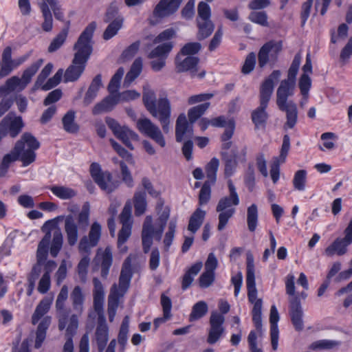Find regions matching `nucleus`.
Masks as SVG:
<instances>
[{"instance_id":"de8ad7c7","label":"nucleus","mask_w":352,"mask_h":352,"mask_svg":"<svg viewBox=\"0 0 352 352\" xmlns=\"http://www.w3.org/2000/svg\"><path fill=\"white\" fill-rule=\"evenodd\" d=\"M50 189L54 195L61 199H69L76 195L72 188L63 186H53Z\"/></svg>"},{"instance_id":"bb28decb","label":"nucleus","mask_w":352,"mask_h":352,"mask_svg":"<svg viewBox=\"0 0 352 352\" xmlns=\"http://www.w3.org/2000/svg\"><path fill=\"white\" fill-rule=\"evenodd\" d=\"M221 155L225 164V175L229 177L234 174L238 166V151L236 148H232L230 151H221Z\"/></svg>"},{"instance_id":"6e6552de","label":"nucleus","mask_w":352,"mask_h":352,"mask_svg":"<svg viewBox=\"0 0 352 352\" xmlns=\"http://www.w3.org/2000/svg\"><path fill=\"white\" fill-rule=\"evenodd\" d=\"M49 227V230L46 232L45 236L41 239V241L38 243V248L36 251V263L37 265H41L43 266V264L46 261L48 250H49V245L52 238L51 230L54 228V230L52 234V241L50 245V254L53 257H56L58 252L62 248L63 243V234L59 228H56L55 223L53 221H47L45 225L43 226L42 230L45 231V228Z\"/></svg>"},{"instance_id":"69168bd1","label":"nucleus","mask_w":352,"mask_h":352,"mask_svg":"<svg viewBox=\"0 0 352 352\" xmlns=\"http://www.w3.org/2000/svg\"><path fill=\"white\" fill-rule=\"evenodd\" d=\"M311 85V80L309 75L307 74H302L300 78L298 86L300 92L304 97H307Z\"/></svg>"},{"instance_id":"09e8293b","label":"nucleus","mask_w":352,"mask_h":352,"mask_svg":"<svg viewBox=\"0 0 352 352\" xmlns=\"http://www.w3.org/2000/svg\"><path fill=\"white\" fill-rule=\"evenodd\" d=\"M340 345V342L331 340H320L312 342L309 346L310 350L331 349Z\"/></svg>"},{"instance_id":"c9c22d12","label":"nucleus","mask_w":352,"mask_h":352,"mask_svg":"<svg viewBox=\"0 0 352 352\" xmlns=\"http://www.w3.org/2000/svg\"><path fill=\"white\" fill-rule=\"evenodd\" d=\"M206 216V212L200 208H197L191 215L188 230L192 234H195L202 225Z\"/></svg>"},{"instance_id":"4d7b16f0","label":"nucleus","mask_w":352,"mask_h":352,"mask_svg":"<svg viewBox=\"0 0 352 352\" xmlns=\"http://www.w3.org/2000/svg\"><path fill=\"white\" fill-rule=\"evenodd\" d=\"M177 227V222L175 220H171L168 224V232L165 234L164 239V244L166 251H168L170 246L173 241L175 233Z\"/></svg>"},{"instance_id":"412c9836","label":"nucleus","mask_w":352,"mask_h":352,"mask_svg":"<svg viewBox=\"0 0 352 352\" xmlns=\"http://www.w3.org/2000/svg\"><path fill=\"white\" fill-rule=\"evenodd\" d=\"M182 1L183 0H160L153 11V15L160 19L168 17L178 10Z\"/></svg>"},{"instance_id":"6e6d98bb","label":"nucleus","mask_w":352,"mask_h":352,"mask_svg":"<svg viewBox=\"0 0 352 352\" xmlns=\"http://www.w3.org/2000/svg\"><path fill=\"white\" fill-rule=\"evenodd\" d=\"M248 19L252 23H257L264 27L269 25L267 15L265 11L252 12L248 16Z\"/></svg>"},{"instance_id":"aec40b11","label":"nucleus","mask_w":352,"mask_h":352,"mask_svg":"<svg viewBox=\"0 0 352 352\" xmlns=\"http://www.w3.org/2000/svg\"><path fill=\"white\" fill-rule=\"evenodd\" d=\"M225 321V318L222 314L217 312H212L210 318V328L208 331V336L207 342L213 344L216 343L221 338L224 332L223 324Z\"/></svg>"},{"instance_id":"39448f33","label":"nucleus","mask_w":352,"mask_h":352,"mask_svg":"<svg viewBox=\"0 0 352 352\" xmlns=\"http://www.w3.org/2000/svg\"><path fill=\"white\" fill-rule=\"evenodd\" d=\"M132 256L129 255L124 260L120 275L119 277L118 286L113 284L111 288L110 294L108 298V315L110 322H112L116 314V311L119 305V300L127 292L130 286V283L133 276Z\"/></svg>"},{"instance_id":"6ab92c4d","label":"nucleus","mask_w":352,"mask_h":352,"mask_svg":"<svg viewBox=\"0 0 352 352\" xmlns=\"http://www.w3.org/2000/svg\"><path fill=\"white\" fill-rule=\"evenodd\" d=\"M281 76L280 70H274L261 83L259 91L260 103L268 104L273 94L275 82Z\"/></svg>"},{"instance_id":"864d4df0","label":"nucleus","mask_w":352,"mask_h":352,"mask_svg":"<svg viewBox=\"0 0 352 352\" xmlns=\"http://www.w3.org/2000/svg\"><path fill=\"white\" fill-rule=\"evenodd\" d=\"M301 63V55L297 53L290 65L288 70L287 78L286 80L296 82V77L298 72V69Z\"/></svg>"},{"instance_id":"4c0bfd02","label":"nucleus","mask_w":352,"mask_h":352,"mask_svg":"<svg viewBox=\"0 0 352 352\" xmlns=\"http://www.w3.org/2000/svg\"><path fill=\"white\" fill-rule=\"evenodd\" d=\"M173 47V43L171 41L163 43L157 45L148 54L149 58H163L166 59L168 54L170 52Z\"/></svg>"},{"instance_id":"2eb2a0df","label":"nucleus","mask_w":352,"mask_h":352,"mask_svg":"<svg viewBox=\"0 0 352 352\" xmlns=\"http://www.w3.org/2000/svg\"><path fill=\"white\" fill-rule=\"evenodd\" d=\"M113 252L111 246H107L104 249L98 248L93 259V270H100V276L103 279H107L110 268L113 264Z\"/></svg>"},{"instance_id":"c756f323","label":"nucleus","mask_w":352,"mask_h":352,"mask_svg":"<svg viewBox=\"0 0 352 352\" xmlns=\"http://www.w3.org/2000/svg\"><path fill=\"white\" fill-rule=\"evenodd\" d=\"M94 182L101 190L108 194L113 192L119 185L118 182L113 180L112 175L109 171H104V175H101Z\"/></svg>"},{"instance_id":"a878e982","label":"nucleus","mask_w":352,"mask_h":352,"mask_svg":"<svg viewBox=\"0 0 352 352\" xmlns=\"http://www.w3.org/2000/svg\"><path fill=\"white\" fill-rule=\"evenodd\" d=\"M154 234V228L153 226V218L151 216H146L142 231V241L143 251L145 254L150 251L153 244V236Z\"/></svg>"},{"instance_id":"e2e57ef3","label":"nucleus","mask_w":352,"mask_h":352,"mask_svg":"<svg viewBox=\"0 0 352 352\" xmlns=\"http://www.w3.org/2000/svg\"><path fill=\"white\" fill-rule=\"evenodd\" d=\"M201 49V45L198 42L188 43L182 49L179 54L185 56H192L197 54Z\"/></svg>"},{"instance_id":"f704fd0d","label":"nucleus","mask_w":352,"mask_h":352,"mask_svg":"<svg viewBox=\"0 0 352 352\" xmlns=\"http://www.w3.org/2000/svg\"><path fill=\"white\" fill-rule=\"evenodd\" d=\"M52 318L50 316L44 317L38 324L36 332V340L34 347L39 349L46 338V331L51 324Z\"/></svg>"},{"instance_id":"79ce46f5","label":"nucleus","mask_w":352,"mask_h":352,"mask_svg":"<svg viewBox=\"0 0 352 352\" xmlns=\"http://www.w3.org/2000/svg\"><path fill=\"white\" fill-rule=\"evenodd\" d=\"M142 69V60L141 58H137L125 76L124 84L129 85L140 74Z\"/></svg>"},{"instance_id":"2f4dec72","label":"nucleus","mask_w":352,"mask_h":352,"mask_svg":"<svg viewBox=\"0 0 352 352\" xmlns=\"http://www.w3.org/2000/svg\"><path fill=\"white\" fill-rule=\"evenodd\" d=\"M32 51L17 58H13L0 69V78L8 76L14 69L18 68L21 65L25 62L30 56Z\"/></svg>"},{"instance_id":"ea45409f","label":"nucleus","mask_w":352,"mask_h":352,"mask_svg":"<svg viewBox=\"0 0 352 352\" xmlns=\"http://www.w3.org/2000/svg\"><path fill=\"white\" fill-rule=\"evenodd\" d=\"M51 303L52 300L49 298H44L39 302L32 316V322L33 324L38 323L39 320L47 313L50 308Z\"/></svg>"},{"instance_id":"f03ea898","label":"nucleus","mask_w":352,"mask_h":352,"mask_svg":"<svg viewBox=\"0 0 352 352\" xmlns=\"http://www.w3.org/2000/svg\"><path fill=\"white\" fill-rule=\"evenodd\" d=\"M40 147L39 142L30 133H24L10 153L6 154L1 164L9 167L10 164L17 160L23 162V166H28L35 161V151Z\"/></svg>"},{"instance_id":"473e14b6","label":"nucleus","mask_w":352,"mask_h":352,"mask_svg":"<svg viewBox=\"0 0 352 352\" xmlns=\"http://www.w3.org/2000/svg\"><path fill=\"white\" fill-rule=\"evenodd\" d=\"M203 267L201 261H198L193 264L184 274L182 280V289H187L192 284L194 276L198 274Z\"/></svg>"},{"instance_id":"4be33fe9","label":"nucleus","mask_w":352,"mask_h":352,"mask_svg":"<svg viewBox=\"0 0 352 352\" xmlns=\"http://www.w3.org/2000/svg\"><path fill=\"white\" fill-rule=\"evenodd\" d=\"M37 4L42 13L43 22L41 25L45 32H50L53 28L52 10L59 4L58 0H37Z\"/></svg>"},{"instance_id":"72a5a7b5","label":"nucleus","mask_w":352,"mask_h":352,"mask_svg":"<svg viewBox=\"0 0 352 352\" xmlns=\"http://www.w3.org/2000/svg\"><path fill=\"white\" fill-rule=\"evenodd\" d=\"M114 135L131 150L134 148L131 140H138V135L126 126H122L121 129L118 131V133L114 134Z\"/></svg>"},{"instance_id":"3c124183","label":"nucleus","mask_w":352,"mask_h":352,"mask_svg":"<svg viewBox=\"0 0 352 352\" xmlns=\"http://www.w3.org/2000/svg\"><path fill=\"white\" fill-rule=\"evenodd\" d=\"M307 182V171L305 170H298L295 173L292 183L294 188L299 191L305 189Z\"/></svg>"},{"instance_id":"393cba45","label":"nucleus","mask_w":352,"mask_h":352,"mask_svg":"<svg viewBox=\"0 0 352 352\" xmlns=\"http://www.w3.org/2000/svg\"><path fill=\"white\" fill-rule=\"evenodd\" d=\"M289 311L292 324L296 331H302L304 328L302 316L303 311L298 296L289 298Z\"/></svg>"},{"instance_id":"f257e3e1","label":"nucleus","mask_w":352,"mask_h":352,"mask_svg":"<svg viewBox=\"0 0 352 352\" xmlns=\"http://www.w3.org/2000/svg\"><path fill=\"white\" fill-rule=\"evenodd\" d=\"M96 28V22L90 23L80 35L74 46L76 50L72 64L64 74V82L76 81L83 73L92 52L91 39Z\"/></svg>"},{"instance_id":"0eeeda50","label":"nucleus","mask_w":352,"mask_h":352,"mask_svg":"<svg viewBox=\"0 0 352 352\" xmlns=\"http://www.w3.org/2000/svg\"><path fill=\"white\" fill-rule=\"evenodd\" d=\"M142 100L148 112L160 121L165 133L170 131V104L166 98L156 100L155 93L150 88L144 87Z\"/></svg>"},{"instance_id":"5701e85b","label":"nucleus","mask_w":352,"mask_h":352,"mask_svg":"<svg viewBox=\"0 0 352 352\" xmlns=\"http://www.w3.org/2000/svg\"><path fill=\"white\" fill-rule=\"evenodd\" d=\"M178 54L175 58V67L178 73L190 72L191 77L194 78L197 76L198 71L197 65L199 59L193 56H187Z\"/></svg>"},{"instance_id":"9d476101","label":"nucleus","mask_w":352,"mask_h":352,"mask_svg":"<svg viewBox=\"0 0 352 352\" xmlns=\"http://www.w3.org/2000/svg\"><path fill=\"white\" fill-rule=\"evenodd\" d=\"M210 105V103L206 102L190 108L188 111V121L184 114L178 116L175 126V139L177 142L193 136L192 124L205 113Z\"/></svg>"},{"instance_id":"5fc2aeb1","label":"nucleus","mask_w":352,"mask_h":352,"mask_svg":"<svg viewBox=\"0 0 352 352\" xmlns=\"http://www.w3.org/2000/svg\"><path fill=\"white\" fill-rule=\"evenodd\" d=\"M219 161L218 159L212 158L206 166V175L208 181L214 184L216 181L217 172L219 168Z\"/></svg>"},{"instance_id":"a19ab883","label":"nucleus","mask_w":352,"mask_h":352,"mask_svg":"<svg viewBox=\"0 0 352 352\" xmlns=\"http://www.w3.org/2000/svg\"><path fill=\"white\" fill-rule=\"evenodd\" d=\"M43 63V59H38L37 61L33 63L23 72L21 76V78L23 79V85L21 87V89H25L27 85L31 81L32 76H34L40 67L42 65Z\"/></svg>"},{"instance_id":"0e129e2a","label":"nucleus","mask_w":352,"mask_h":352,"mask_svg":"<svg viewBox=\"0 0 352 352\" xmlns=\"http://www.w3.org/2000/svg\"><path fill=\"white\" fill-rule=\"evenodd\" d=\"M214 272L205 271L199 278V285L201 288H208L214 281Z\"/></svg>"},{"instance_id":"a211bd4d","label":"nucleus","mask_w":352,"mask_h":352,"mask_svg":"<svg viewBox=\"0 0 352 352\" xmlns=\"http://www.w3.org/2000/svg\"><path fill=\"white\" fill-rule=\"evenodd\" d=\"M102 234V228L99 223L94 222L88 235L83 236L78 243V250L81 253L89 254L93 248L97 246Z\"/></svg>"},{"instance_id":"13d9d810","label":"nucleus","mask_w":352,"mask_h":352,"mask_svg":"<svg viewBox=\"0 0 352 352\" xmlns=\"http://www.w3.org/2000/svg\"><path fill=\"white\" fill-rule=\"evenodd\" d=\"M120 172L122 182L129 188L134 186L133 179L131 173L124 162H120Z\"/></svg>"},{"instance_id":"b1692460","label":"nucleus","mask_w":352,"mask_h":352,"mask_svg":"<svg viewBox=\"0 0 352 352\" xmlns=\"http://www.w3.org/2000/svg\"><path fill=\"white\" fill-rule=\"evenodd\" d=\"M290 148V138L288 135L283 136V144L280 151L279 157H274L271 165L270 175L274 184L279 179V166L280 164L284 163Z\"/></svg>"},{"instance_id":"9b49d317","label":"nucleus","mask_w":352,"mask_h":352,"mask_svg":"<svg viewBox=\"0 0 352 352\" xmlns=\"http://www.w3.org/2000/svg\"><path fill=\"white\" fill-rule=\"evenodd\" d=\"M228 186L230 192L229 196L221 198L216 208L217 212H219L217 229L220 231L226 228L229 219L235 213L234 206L239 204V197L231 179L228 181Z\"/></svg>"},{"instance_id":"338daca9","label":"nucleus","mask_w":352,"mask_h":352,"mask_svg":"<svg viewBox=\"0 0 352 352\" xmlns=\"http://www.w3.org/2000/svg\"><path fill=\"white\" fill-rule=\"evenodd\" d=\"M176 32L173 28H168L162 32L154 38L153 43L157 44L163 42H168L171 38H174Z\"/></svg>"},{"instance_id":"a18cd8bd","label":"nucleus","mask_w":352,"mask_h":352,"mask_svg":"<svg viewBox=\"0 0 352 352\" xmlns=\"http://www.w3.org/2000/svg\"><path fill=\"white\" fill-rule=\"evenodd\" d=\"M134 208L136 216L143 214L146 208V192H136L134 195Z\"/></svg>"},{"instance_id":"f3484780","label":"nucleus","mask_w":352,"mask_h":352,"mask_svg":"<svg viewBox=\"0 0 352 352\" xmlns=\"http://www.w3.org/2000/svg\"><path fill=\"white\" fill-rule=\"evenodd\" d=\"M137 128L144 135L150 138L161 147L166 146V140L160 129L148 118H140L137 121Z\"/></svg>"},{"instance_id":"4468645a","label":"nucleus","mask_w":352,"mask_h":352,"mask_svg":"<svg viewBox=\"0 0 352 352\" xmlns=\"http://www.w3.org/2000/svg\"><path fill=\"white\" fill-rule=\"evenodd\" d=\"M24 126L22 118L16 116L15 113H8L0 122V139L9 135L11 138H16Z\"/></svg>"},{"instance_id":"20e7f679","label":"nucleus","mask_w":352,"mask_h":352,"mask_svg":"<svg viewBox=\"0 0 352 352\" xmlns=\"http://www.w3.org/2000/svg\"><path fill=\"white\" fill-rule=\"evenodd\" d=\"M72 307L76 314L68 316L65 313L58 318V327L60 331L65 329L67 341H73V337L76 334L78 329V317L83 311L85 297L80 286H76L70 294Z\"/></svg>"},{"instance_id":"c03bdc74","label":"nucleus","mask_w":352,"mask_h":352,"mask_svg":"<svg viewBox=\"0 0 352 352\" xmlns=\"http://www.w3.org/2000/svg\"><path fill=\"white\" fill-rule=\"evenodd\" d=\"M208 311V307L205 301L201 300L195 303L189 316L190 321L197 320L204 317Z\"/></svg>"},{"instance_id":"37998d69","label":"nucleus","mask_w":352,"mask_h":352,"mask_svg":"<svg viewBox=\"0 0 352 352\" xmlns=\"http://www.w3.org/2000/svg\"><path fill=\"white\" fill-rule=\"evenodd\" d=\"M123 21L122 16H118L110 22L103 33V38L104 40H109L113 38L122 27Z\"/></svg>"},{"instance_id":"f8f14e48","label":"nucleus","mask_w":352,"mask_h":352,"mask_svg":"<svg viewBox=\"0 0 352 352\" xmlns=\"http://www.w3.org/2000/svg\"><path fill=\"white\" fill-rule=\"evenodd\" d=\"M131 205L126 203L119 217L120 222L122 223V228L118 232V248L120 253H126L128 250L127 246L124 245L131 234L132 220H131Z\"/></svg>"},{"instance_id":"cd10ccee","label":"nucleus","mask_w":352,"mask_h":352,"mask_svg":"<svg viewBox=\"0 0 352 352\" xmlns=\"http://www.w3.org/2000/svg\"><path fill=\"white\" fill-rule=\"evenodd\" d=\"M279 315L276 307L272 305L270 309V336L273 350L276 351L278 348L279 331L278 328V322Z\"/></svg>"},{"instance_id":"774afa93","label":"nucleus","mask_w":352,"mask_h":352,"mask_svg":"<svg viewBox=\"0 0 352 352\" xmlns=\"http://www.w3.org/2000/svg\"><path fill=\"white\" fill-rule=\"evenodd\" d=\"M90 258L87 255L83 256L80 261L78 265V272L80 276V278L82 282H85L87 274V267L89 265Z\"/></svg>"},{"instance_id":"49530a36","label":"nucleus","mask_w":352,"mask_h":352,"mask_svg":"<svg viewBox=\"0 0 352 352\" xmlns=\"http://www.w3.org/2000/svg\"><path fill=\"white\" fill-rule=\"evenodd\" d=\"M258 217L257 206L253 204L247 210V223L248 230L250 232L255 231L258 223Z\"/></svg>"},{"instance_id":"e433bc0d","label":"nucleus","mask_w":352,"mask_h":352,"mask_svg":"<svg viewBox=\"0 0 352 352\" xmlns=\"http://www.w3.org/2000/svg\"><path fill=\"white\" fill-rule=\"evenodd\" d=\"M198 32L197 39L201 41L210 36L214 31V25L211 20L197 21Z\"/></svg>"},{"instance_id":"c85d7f7f","label":"nucleus","mask_w":352,"mask_h":352,"mask_svg":"<svg viewBox=\"0 0 352 352\" xmlns=\"http://www.w3.org/2000/svg\"><path fill=\"white\" fill-rule=\"evenodd\" d=\"M118 102L116 94H110L109 96L94 106L92 113L94 115H98L104 112L111 111Z\"/></svg>"},{"instance_id":"ddd939ff","label":"nucleus","mask_w":352,"mask_h":352,"mask_svg":"<svg viewBox=\"0 0 352 352\" xmlns=\"http://www.w3.org/2000/svg\"><path fill=\"white\" fill-rule=\"evenodd\" d=\"M344 237L336 238L324 250V254L331 257L335 254L341 256L348 252V247L352 243V219L344 231Z\"/></svg>"},{"instance_id":"dca6fc26","label":"nucleus","mask_w":352,"mask_h":352,"mask_svg":"<svg viewBox=\"0 0 352 352\" xmlns=\"http://www.w3.org/2000/svg\"><path fill=\"white\" fill-rule=\"evenodd\" d=\"M283 45L281 41H270L265 43L260 49L258 54V63L261 68L264 67L267 63L276 62L278 54L281 52Z\"/></svg>"},{"instance_id":"7ed1b4c3","label":"nucleus","mask_w":352,"mask_h":352,"mask_svg":"<svg viewBox=\"0 0 352 352\" xmlns=\"http://www.w3.org/2000/svg\"><path fill=\"white\" fill-rule=\"evenodd\" d=\"M94 307L98 315V324L95 331V340L98 352H102L109 340V327L103 314L104 290L101 281L96 277L93 278Z\"/></svg>"},{"instance_id":"603ef678","label":"nucleus","mask_w":352,"mask_h":352,"mask_svg":"<svg viewBox=\"0 0 352 352\" xmlns=\"http://www.w3.org/2000/svg\"><path fill=\"white\" fill-rule=\"evenodd\" d=\"M67 36V29H63L60 33L52 40L48 47V52L52 53L58 50L65 43Z\"/></svg>"},{"instance_id":"7c9ffc66","label":"nucleus","mask_w":352,"mask_h":352,"mask_svg":"<svg viewBox=\"0 0 352 352\" xmlns=\"http://www.w3.org/2000/svg\"><path fill=\"white\" fill-rule=\"evenodd\" d=\"M267 105L268 104L260 103L259 107L252 112L251 118L256 129L265 126L268 118V114L265 111Z\"/></svg>"},{"instance_id":"052dcab7","label":"nucleus","mask_w":352,"mask_h":352,"mask_svg":"<svg viewBox=\"0 0 352 352\" xmlns=\"http://www.w3.org/2000/svg\"><path fill=\"white\" fill-rule=\"evenodd\" d=\"M109 141L113 149L121 157L126 160L129 163H133V156L130 153H129L124 148L116 142L113 139H110Z\"/></svg>"},{"instance_id":"423d86ee","label":"nucleus","mask_w":352,"mask_h":352,"mask_svg":"<svg viewBox=\"0 0 352 352\" xmlns=\"http://www.w3.org/2000/svg\"><path fill=\"white\" fill-rule=\"evenodd\" d=\"M296 82L283 80L276 90V105L278 109L286 113L287 121L285 126L292 129L298 120V109L296 104L289 97L294 94Z\"/></svg>"},{"instance_id":"58836bf2","label":"nucleus","mask_w":352,"mask_h":352,"mask_svg":"<svg viewBox=\"0 0 352 352\" xmlns=\"http://www.w3.org/2000/svg\"><path fill=\"white\" fill-rule=\"evenodd\" d=\"M76 112L70 110L65 114L62 119L63 129L69 133H77L79 130L78 125L75 122Z\"/></svg>"},{"instance_id":"1a4fd4ad","label":"nucleus","mask_w":352,"mask_h":352,"mask_svg":"<svg viewBox=\"0 0 352 352\" xmlns=\"http://www.w3.org/2000/svg\"><path fill=\"white\" fill-rule=\"evenodd\" d=\"M89 226V205L86 203L78 213L76 220L71 214L66 216L65 218L64 230L67 244L69 246L75 245L78 241L79 235L84 234Z\"/></svg>"},{"instance_id":"bf43d9fd","label":"nucleus","mask_w":352,"mask_h":352,"mask_svg":"<svg viewBox=\"0 0 352 352\" xmlns=\"http://www.w3.org/2000/svg\"><path fill=\"white\" fill-rule=\"evenodd\" d=\"M211 184L212 183L209 181H206L202 186L199 195V202L200 205L206 204L209 201L211 194Z\"/></svg>"},{"instance_id":"8fccbe9b","label":"nucleus","mask_w":352,"mask_h":352,"mask_svg":"<svg viewBox=\"0 0 352 352\" xmlns=\"http://www.w3.org/2000/svg\"><path fill=\"white\" fill-rule=\"evenodd\" d=\"M124 74V69L123 67H120L116 71L115 74L112 76L109 85L108 91L109 94H117V91L120 87V80Z\"/></svg>"},{"instance_id":"680f3d73","label":"nucleus","mask_w":352,"mask_h":352,"mask_svg":"<svg viewBox=\"0 0 352 352\" xmlns=\"http://www.w3.org/2000/svg\"><path fill=\"white\" fill-rule=\"evenodd\" d=\"M198 16L197 21L210 20V8L208 3L201 1L197 8Z\"/></svg>"}]
</instances>
